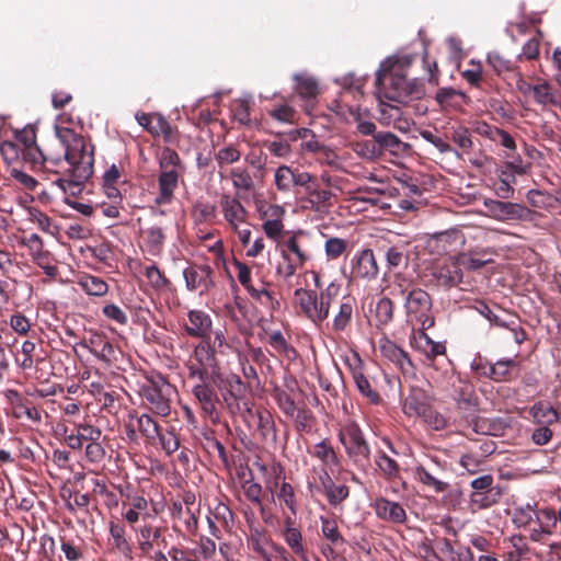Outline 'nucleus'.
<instances>
[{"label":"nucleus","mask_w":561,"mask_h":561,"mask_svg":"<svg viewBox=\"0 0 561 561\" xmlns=\"http://www.w3.org/2000/svg\"><path fill=\"white\" fill-rule=\"evenodd\" d=\"M48 162L59 168L62 176L53 185L64 194L76 196L93 174L94 146L92 142H47Z\"/></svg>","instance_id":"1"},{"label":"nucleus","mask_w":561,"mask_h":561,"mask_svg":"<svg viewBox=\"0 0 561 561\" xmlns=\"http://www.w3.org/2000/svg\"><path fill=\"white\" fill-rule=\"evenodd\" d=\"M411 58H388L380 64L376 72V96L382 105V99L398 103H408L410 100L421 99L425 91L423 83L413 79L409 81L405 69L410 66Z\"/></svg>","instance_id":"2"},{"label":"nucleus","mask_w":561,"mask_h":561,"mask_svg":"<svg viewBox=\"0 0 561 561\" xmlns=\"http://www.w3.org/2000/svg\"><path fill=\"white\" fill-rule=\"evenodd\" d=\"M363 94V84L360 82L345 84L339 99L332 101L331 110L346 119V115L348 114V116L357 123V130L364 136H369L375 133V124L373 122L362 121L359 105L351 104V101H359Z\"/></svg>","instance_id":"3"},{"label":"nucleus","mask_w":561,"mask_h":561,"mask_svg":"<svg viewBox=\"0 0 561 561\" xmlns=\"http://www.w3.org/2000/svg\"><path fill=\"white\" fill-rule=\"evenodd\" d=\"M404 310L408 322L419 324L423 330L434 327L433 299L426 290L420 287L409 290L405 296Z\"/></svg>","instance_id":"4"},{"label":"nucleus","mask_w":561,"mask_h":561,"mask_svg":"<svg viewBox=\"0 0 561 561\" xmlns=\"http://www.w3.org/2000/svg\"><path fill=\"white\" fill-rule=\"evenodd\" d=\"M0 153L8 165L21 162L36 167L48 162L47 147L41 148L37 142H1Z\"/></svg>","instance_id":"5"},{"label":"nucleus","mask_w":561,"mask_h":561,"mask_svg":"<svg viewBox=\"0 0 561 561\" xmlns=\"http://www.w3.org/2000/svg\"><path fill=\"white\" fill-rule=\"evenodd\" d=\"M171 385L162 377L157 380L149 379L141 387V396L150 404V409L161 416H168L171 412Z\"/></svg>","instance_id":"6"},{"label":"nucleus","mask_w":561,"mask_h":561,"mask_svg":"<svg viewBox=\"0 0 561 561\" xmlns=\"http://www.w3.org/2000/svg\"><path fill=\"white\" fill-rule=\"evenodd\" d=\"M135 118L139 126L153 138L161 137L163 140H173L179 137L176 128L161 113L137 112Z\"/></svg>","instance_id":"7"},{"label":"nucleus","mask_w":561,"mask_h":561,"mask_svg":"<svg viewBox=\"0 0 561 561\" xmlns=\"http://www.w3.org/2000/svg\"><path fill=\"white\" fill-rule=\"evenodd\" d=\"M432 276L438 286L447 289L460 285L463 279V271L457 255L437 262L433 266Z\"/></svg>","instance_id":"8"},{"label":"nucleus","mask_w":561,"mask_h":561,"mask_svg":"<svg viewBox=\"0 0 561 561\" xmlns=\"http://www.w3.org/2000/svg\"><path fill=\"white\" fill-rule=\"evenodd\" d=\"M293 80L294 92L301 100L304 111L310 115L318 103L319 83L313 77L305 73H295Z\"/></svg>","instance_id":"9"},{"label":"nucleus","mask_w":561,"mask_h":561,"mask_svg":"<svg viewBox=\"0 0 561 561\" xmlns=\"http://www.w3.org/2000/svg\"><path fill=\"white\" fill-rule=\"evenodd\" d=\"M340 440L351 457L356 458V460L358 458L368 459L370 450L357 425H348L344 431L340 432Z\"/></svg>","instance_id":"10"},{"label":"nucleus","mask_w":561,"mask_h":561,"mask_svg":"<svg viewBox=\"0 0 561 561\" xmlns=\"http://www.w3.org/2000/svg\"><path fill=\"white\" fill-rule=\"evenodd\" d=\"M484 206L489 216L500 221L522 219L529 213L526 207L519 204L495 199H485Z\"/></svg>","instance_id":"11"},{"label":"nucleus","mask_w":561,"mask_h":561,"mask_svg":"<svg viewBox=\"0 0 561 561\" xmlns=\"http://www.w3.org/2000/svg\"><path fill=\"white\" fill-rule=\"evenodd\" d=\"M433 397L423 388L412 387L403 400L402 411L409 417H420L432 405Z\"/></svg>","instance_id":"12"},{"label":"nucleus","mask_w":561,"mask_h":561,"mask_svg":"<svg viewBox=\"0 0 561 561\" xmlns=\"http://www.w3.org/2000/svg\"><path fill=\"white\" fill-rule=\"evenodd\" d=\"M520 146L524 156L518 153L516 158H513V160L507 162V167L518 174H525L528 172L534 162H540L543 153L533 144L520 142Z\"/></svg>","instance_id":"13"},{"label":"nucleus","mask_w":561,"mask_h":561,"mask_svg":"<svg viewBox=\"0 0 561 561\" xmlns=\"http://www.w3.org/2000/svg\"><path fill=\"white\" fill-rule=\"evenodd\" d=\"M412 345L416 351L421 352L428 362H433L437 356L445 355L446 353L445 344L433 341L422 327L414 333Z\"/></svg>","instance_id":"14"},{"label":"nucleus","mask_w":561,"mask_h":561,"mask_svg":"<svg viewBox=\"0 0 561 561\" xmlns=\"http://www.w3.org/2000/svg\"><path fill=\"white\" fill-rule=\"evenodd\" d=\"M412 345L416 351L421 352L428 362H433L437 356L445 355L446 353L445 344L433 341L422 327L414 333Z\"/></svg>","instance_id":"15"},{"label":"nucleus","mask_w":561,"mask_h":561,"mask_svg":"<svg viewBox=\"0 0 561 561\" xmlns=\"http://www.w3.org/2000/svg\"><path fill=\"white\" fill-rule=\"evenodd\" d=\"M412 345L416 351L421 352L428 362H433L437 356L445 355L446 353L445 344L433 341L422 327L414 333Z\"/></svg>","instance_id":"16"},{"label":"nucleus","mask_w":561,"mask_h":561,"mask_svg":"<svg viewBox=\"0 0 561 561\" xmlns=\"http://www.w3.org/2000/svg\"><path fill=\"white\" fill-rule=\"evenodd\" d=\"M236 267L238 270V280L240 284L249 291V294L261 301L262 304L273 305L274 298L271 293L265 288V285L262 284L260 287H254L251 283V271L244 263L236 262Z\"/></svg>","instance_id":"17"},{"label":"nucleus","mask_w":561,"mask_h":561,"mask_svg":"<svg viewBox=\"0 0 561 561\" xmlns=\"http://www.w3.org/2000/svg\"><path fill=\"white\" fill-rule=\"evenodd\" d=\"M211 270L209 266L195 265L190 266L183 271L185 278L186 288L188 290H201V293L207 290L211 285Z\"/></svg>","instance_id":"18"},{"label":"nucleus","mask_w":561,"mask_h":561,"mask_svg":"<svg viewBox=\"0 0 561 561\" xmlns=\"http://www.w3.org/2000/svg\"><path fill=\"white\" fill-rule=\"evenodd\" d=\"M380 352L383 357L396 364L403 374H413L414 366L408 353L389 340L380 343Z\"/></svg>","instance_id":"19"},{"label":"nucleus","mask_w":561,"mask_h":561,"mask_svg":"<svg viewBox=\"0 0 561 561\" xmlns=\"http://www.w3.org/2000/svg\"><path fill=\"white\" fill-rule=\"evenodd\" d=\"M102 436V432L99 427L91 424H77L75 433H71L65 437L67 445L75 450L81 449L84 443L91 440H99Z\"/></svg>","instance_id":"20"},{"label":"nucleus","mask_w":561,"mask_h":561,"mask_svg":"<svg viewBox=\"0 0 561 561\" xmlns=\"http://www.w3.org/2000/svg\"><path fill=\"white\" fill-rule=\"evenodd\" d=\"M185 331L190 336L208 340L211 331L210 317L201 310L190 311Z\"/></svg>","instance_id":"21"},{"label":"nucleus","mask_w":561,"mask_h":561,"mask_svg":"<svg viewBox=\"0 0 561 561\" xmlns=\"http://www.w3.org/2000/svg\"><path fill=\"white\" fill-rule=\"evenodd\" d=\"M220 206L225 219L233 230H237L240 224L245 222L247 210L237 198L224 194L220 198Z\"/></svg>","instance_id":"22"},{"label":"nucleus","mask_w":561,"mask_h":561,"mask_svg":"<svg viewBox=\"0 0 561 561\" xmlns=\"http://www.w3.org/2000/svg\"><path fill=\"white\" fill-rule=\"evenodd\" d=\"M379 268L373 250H363L353 265L352 273L359 278L373 279L378 275Z\"/></svg>","instance_id":"23"},{"label":"nucleus","mask_w":561,"mask_h":561,"mask_svg":"<svg viewBox=\"0 0 561 561\" xmlns=\"http://www.w3.org/2000/svg\"><path fill=\"white\" fill-rule=\"evenodd\" d=\"M83 346L88 347L91 354L96 356L106 365H111L114 360H116V351L113 344L102 335L91 336L89 342L83 344Z\"/></svg>","instance_id":"24"},{"label":"nucleus","mask_w":561,"mask_h":561,"mask_svg":"<svg viewBox=\"0 0 561 561\" xmlns=\"http://www.w3.org/2000/svg\"><path fill=\"white\" fill-rule=\"evenodd\" d=\"M154 518L151 514L146 513L142 515V525L139 527V534L141 539H151L154 545H162L165 547L168 545L165 538L167 527L162 525H156L153 523Z\"/></svg>","instance_id":"25"},{"label":"nucleus","mask_w":561,"mask_h":561,"mask_svg":"<svg viewBox=\"0 0 561 561\" xmlns=\"http://www.w3.org/2000/svg\"><path fill=\"white\" fill-rule=\"evenodd\" d=\"M376 514L393 523H403L407 519L404 508L397 502L380 497L375 502Z\"/></svg>","instance_id":"26"},{"label":"nucleus","mask_w":561,"mask_h":561,"mask_svg":"<svg viewBox=\"0 0 561 561\" xmlns=\"http://www.w3.org/2000/svg\"><path fill=\"white\" fill-rule=\"evenodd\" d=\"M517 83L519 90L523 91L524 93L531 92L537 103L542 105L557 103L556 95L552 92L551 87L546 81L531 85L519 79L517 80Z\"/></svg>","instance_id":"27"},{"label":"nucleus","mask_w":561,"mask_h":561,"mask_svg":"<svg viewBox=\"0 0 561 561\" xmlns=\"http://www.w3.org/2000/svg\"><path fill=\"white\" fill-rule=\"evenodd\" d=\"M193 393L201 403L203 411L211 419L217 417L216 403L218 398L215 390L206 383H199L194 387Z\"/></svg>","instance_id":"28"},{"label":"nucleus","mask_w":561,"mask_h":561,"mask_svg":"<svg viewBox=\"0 0 561 561\" xmlns=\"http://www.w3.org/2000/svg\"><path fill=\"white\" fill-rule=\"evenodd\" d=\"M455 399L458 408L462 410L474 409L479 401L474 386L465 380H459L458 385L455 386Z\"/></svg>","instance_id":"29"},{"label":"nucleus","mask_w":561,"mask_h":561,"mask_svg":"<svg viewBox=\"0 0 561 561\" xmlns=\"http://www.w3.org/2000/svg\"><path fill=\"white\" fill-rule=\"evenodd\" d=\"M440 107L460 108L469 103V98L460 90L453 88H440L435 96Z\"/></svg>","instance_id":"30"},{"label":"nucleus","mask_w":561,"mask_h":561,"mask_svg":"<svg viewBox=\"0 0 561 561\" xmlns=\"http://www.w3.org/2000/svg\"><path fill=\"white\" fill-rule=\"evenodd\" d=\"M257 421V431L262 440L271 446L276 444L277 435L275 423L272 415L267 411H256L254 414Z\"/></svg>","instance_id":"31"},{"label":"nucleus","mask_w":561,"mask_h":561,"mask_svg":"<svg viewBox=\"0 0 561 561\" xmlns=\"http://www.w3.org/2000/svg\"><path fill=\"white\" fill-rule=\"evenodd\" d=\"M284 208L278 205H270L264 211L263 215L265 217H274L273 219H268L263 224V230L268 238L276 239L282 233L284 225L280 220V217L284 215Z\"/></svg>","instance_id":"32"},{"label":"nucleus","mask_w":561,"mask_h":561,"mask_svg":"<svg viewBox=\"0 0 561 561\" xmlns=\"http://www.w3.org/2000/svg\"><path fill=\"white\" fill-rule=\"evenodd\" d=\"M401 142H351L353 150L366 160L378 159L385 149L398 146Z\"/></svg>","instance_id":"33"},{"label":"nucleus","mask_w":561,"mask_h":561,"mask_svg":"<svg viewBox=\"0 0 561 561\" xmlns=\"http://www.w3.org/2000/svg\"><path fill=\"white\" fill-rule=\"evenodd\" d=\"M284 245L288 251L296 255L298 266L301 267L310 259V252L307 247V237L305 233L299 232L294 234L284 242Z\"/></svg>","instance_id":"34"},{"label":"nucleus","mask_w":561,"mask_h":561,"mask_svg":"<svg viewBox=\"0 0 561 561\" xmlns=\"http://www.w3.org/2000/svg\"><path fill=\"white\" fill-rule=\"evenodd\" d=\"M178 185V173L174 169L164 171L159 176L160 195L157 197V203L169 202Z\"/></svg>","instance_id":"35"},{"label":"nucleus","mask_w":561,"mask_h":561,"mask_svg":"<svg viewBox=\"0 0 561 561\" xmlns=\"http://www.w3.org/2000/svg\"><path fill=\"white\" fill-rule=\"evenodd\" d=\"M267 113L272 119L284 124H294L297 118L296 110L284 98H282L280 103H274L267 110Z\"/></svg>","instance_id":"36"},{"label":"nucleus","mask_w":561,"mask_h":561,"mask_svg":"<svg viewBox=\"0 0 561 561\" xmlns=\"http://www.w3.org/2000/svg\"><path fill=\"white\" fill-rule=\"evenodd\" d=\"M460 265L467 271H478L485 265L492 263V259L485 257L484 252L468 251L457 254Z\"/></svg>","instance_id":"37"},{"label":"nucleus","mask_w":561,"mask_h":561,"mask_svg":"<svg viewBox=\"0 0 561 561\" xmlns=\"http://www.w3.org/2000/svg\"><path fill=\"white\" fill-rule=\"evenodd\" d=\"M78 285L90 296L101 297L106 295L108 290V285L105 280L89 274L82 275L78 280Z\"/></svg>","instance_id":"38"},{"label":"nucleus","mask_w":561,"mask_h":561,"mask_svg":"<svg viewBox=\"0 0 561 561\" xmlns=\"http://www.w3.org/2000/svg\"><path fill=\"white\" fill-rule=\"evenodd\" d=\"M110 534L113 538L115 549L127 559L133 560V549L125 537L124 526L121 524L111 523Z\"/></svg>","instance_id":"39"},{"label":"nucleus","mask_w":561,"mask_h":561,"mask_svg":"<svg viewBox=\"0 0 561 561\" xmlns=\"http://www.w3.org/2000/svg\"><path fill=\"white\" fill-rule=\"evenodd\" d=\"M473 308L486 318L491 323H494L500 327H507L508 323L503 319L502 314L505 313V310L500 308L497 305H488L486 302L479 300L476 301Z\"/></svg>","instance_id":"40"},{"label":"nucleus","mask_w":561,"mask_h":561,"mask_svg":"<svg viewBox=\"0 0 561 561\" xmlns=\"http://www.w3.org/2000/svg\"><path fill=\"white\" fill-rule=\"evenodd\" d=\"M488 64L500 76L504 73H514L516 77H518V80L522 79L516 66L497 51L488 54Z\"/></svg>","instance_id":"41"},{"label":"nucleus","mask_w":561,"mask_h":561,"mask_svg":"<svg viewBox=\"0 0 561 561\" xmlns=\"http://www.w3.org/2000/svg\"><path fill=\"white\" fill-rule=\"evenodd\" d=\"M130 419H136L138 431L149 440L154 442L160 436L158 423L148 414L136 416L130 414Z\"/></svg>","instance_id":"42"},{"label":"nucleus","mask_w":561,"mask_h":561,"mask_svg":"<svg viewBox=\"0 0 561 561\" xmlns=\"http://www.w3.org/2000/svg\"><path fill=\"white\" fill-rule=\"evenodd\" d=\"M501 495V490L488 492H472L470 494V505L473 507V510H484L496 504Z\"/></svg>","instance_id":"43"},{"label":"nucleus","mask_w":561,"mask_h":561,"mask_svg":"<svg viewBox=\"0 0 561 561\" xmlns=\"http://www.w3.org/2000/svg\"><path fill=\"white\" fill-rule=\"evenodd\" d=\"M353 309V299L346 298L341 302L339 312L333 319L332 328L334 331L340 332L346 329V327L351 323Z\"/></svg>","instance_id":"44"},{"label":"nucleus","mask_w":561,"mask_h":561,"mask_svg":"<svg viewBox=\"0 0 561 561\" xmlns=\"http://www.w3.org/2000/svg\"><path fill=\"white\" fill-rule=\"evenodd\" d=\"M294 295L296 305L299 306V308L307 318L317 317L316 309L311 308L314 299L317 298V294L314 291L298 288L295 290Z\"/></svg>","instance_id":"45"},{"label":"nucleus","mask_w":561,"mask_h":561,"mask_svg":"<svg viewBox=\"0 0 561 561\" xmlns=\"http://www.w3.org/2000/svg\"><path fill=\"white\" fill-rule=\"evenodd\" d=\"M416 476L419 480L432 488L435 492L442 493L445 492L448 488V483L445 481H442L438 477H436L428 468L425 466H419L415 469Z\"/></svg>","instance_id":"46"},{"label":"nucleus","mask_w":561,"mask_h":561,"mask_svg":"<svg viewBox=\"0 0 561 561\" xmlns=\"http://www.w3.org/2000/svg\"><path fill=\"white\" fill-rule=\"evenodd\" d=\"M268 343L274 348V351L286 357L288 360L296 359L297 353L295 348L286 342L285 337L279 331H275L268 335Z\"/></svg>","instance_id":"47"},{"label":"nucleus","mask_w":561,"mask_h":561,"mask_svg":"<svg viewBox=\"0 0 561 561\" xmlns=\"http://www.w3.org/2000/svg\"><path fill=\"white\" fill-rule=\"evenodd\" d=\"M535 421L540 425H549L558 420V413L548 403H537L531 408Z\"/></svg>","instance_id":"48"},{"label":"nucleus","mask_w":561,"mask_h":561,"mask_svg":"<svg viewBox=\"0 0 561 561\" xmlns=\"http://www.w3.org/2000/svg\"><path fill=\"white\" fill-rule=\"evenodd\" d=\"M251 101L247 99H237L231 102L230 111L232 118L241 125H250Z\"/></svg>","instance_id":"49"},{"label":"nucleus","mask_w":561,"mask_h":561,"mask_svg":"<svg viewBox=\"0 0 561 561\" xmlns=\"http://www.w3.org/2000/svg\"><path fill=\"white\" fill-rule=\"evenodd\" d=\"M357 390L364 396L369 402L374 404H378L381 401V397L379 393L371 387L370 381L364 375V373L355 374V378H353Z\"/></svg>","instance_id":"50"},{"label":"nucleus","mask_w":561,"mask_h":561,"mask_svg":"<svg viewBox=\"0 0 561 561\" xmlns=\"http://www.w3.org/2000/svg\"><path fill=\"white\" fill-rule=\"evenodd\" d=\"M516 366L514 359H501L492 364L490 379L502 382L511 378V368Z\"/></svg>","instance_id":"51"},{"label":"nucleus","mask_w":561,"mask_h":561,"mask_svg":"<svg viewBox=\"0 0 561 561\" xmlns=\"http://www.w3.org/2000/svg\"><path fill=\"white\" fill-rule=\"evenodd\" d=\"M321 531L333 546H341L344 543V538L339 531L337 524L334 519L321 517Z\"/></svg>","instance_id":"52"},{"label":"nucleus","mask_w":561,"mask_h":561,"mask_svg":"<svg viewBox=\"0 0 561 561\" xmlns=\"http://www.w3.org/2000/svg\"><path fill=\"white\" fill-rule=\"evenodd\" d=\"M273 398L275 399L277 407L287 416H294L295 412H297V407L295 404V401L287 391H285L280 388H275L273 391Z\"/></svg>","instance_id":"53"},{"label":"nucleus","mask_w":561,"mask_h":561,"mask_svg":"<svg viewBox=\"0 0 561 561\" xmlns=\"http://www.w3.org/2000/svg\"><path fill=\"white\" fill-rule=\"evenodd\" d=\"M394 305L388 297H382L376 305V318L378 323L386 325L393 319Z\"/></svg>","instance_id":"54"},{"label":"nucleus","mask_w":561,"mask_h":561,"mask_svg":"<svg viewBox=\"0 0 561 561\" xmlns=\"http://www.w3.org/2000/svg\"><path fill=\"white\" fill-rule=\"evenodd\" d=\"M196 360L204 367H213L215 365L214 350L210 347L209 342L203 340L194 351Z\"/></svg>","instance_id":"55"},{"label":"nucleus","mask_w":561,"mask_h":561,"mask_svg":"<svg viewBox=\"0 0 561 561\" xmlns=\"http://www.w3.org/2000/svg\"><path fill=\"white\" fill-rule=\"evenodd\" d=\"M536 518L545 530V535H551L559 524L557 512L550 508L540 510Z\"/></svg>","instance_id":"56"},{"label":"nucleus","mask_w":561,"mask_h":561,"mask_svg":"<svg viewBox=\"0 0 561 561\" xmlns=\"http://www.w3.org/2000/svg\"><path fill=\"white\" fill-rule=\"evenodd\" d=\"M312 455L320 459L325 466H334L337 463V457L334 449L325 440L314 445Z\"/></svg>","instance_id":"57"},{"label":"nucleus","mask_w":561,"mask_h":561,"mask_svg":"<svg viewBox=\"0 0 561 561\" xmlns=\"http://www.w3.org/2000/svg\"><path fill=\"white\" fill-rule=\"evenodd\" d=\"M341 286L336 283H330L325 289L319 294L320 312L327 311L329 314L331 305L336 300L340 294Z\"/></svg>","instance_id":"58"},{"label":"nucleus","mask_w":561,"mask_h":561,"mask_svg":"<svg viewBox=\"0 0 561 561\" xmlns=\"http://www.w3.org/2000/svg\"><path fill=\"white\" fill-rule=\"evenodd\" d=\"M386 261L389 267L407 265L408 255L403 245H392L386 251Z\"/></svg>","instance_id":"59"},{"label":"nucleus","mask_w":561,"mask_h":561,"mask_svg":"<svg viewBox=\"0 0 561 561\" xmlns=\"http://www.w3.org/2000/svg\"><path fill=\"white\" fill-rule=\"evenodd\" d=\"M284 539L295 553L299 554L301 558H305V548L301 543L302 536L297 528L285 527Z\"/></svg>","instance_id":"60"},{"label":"nucleus","mask_w":561,"mask_h":561,"mask_svg":"<svg viewBox=\"0 0 561 561\" xmlns=\"http://www.w3.org/2000/svg\"><path fill=\"white\" fill-rule=\"evenodd\" d=\"M376 463L380 471L389 479L396 478L399 476V466L394 459L386 455L385 453H379L376 459Z\"/></svg>","instance_id":"61"},{"label":"nucleus","mask_w":561,"mask_h":561,"mask_svg":"<svg viewBox=\"0 0 561 561\" xmlns=\"http://www.w3.org/2000/svg\"><path fill=\"white\" fill-rule=\"evenodd\" d=\"M294 171L286 165H280L275 172V185L279 191L287 192L293 186Z\"/></svg>","instance_id":"62"},{"label":"nucleus","mask_w":561,"mask_h":561,"mask_svg":"<svg viewBox=\"0 0 561 561\" xmlns=\"http://www.w3.org/2000/svg\"><path fill=\"white\" fill-rule=\"evenodd\" d=\"M347 248V241L342 238L331 237L324 243L325 254L329 259L335 260L340 257Z\"/></svg>","instance_id":"63"},{"label":"nucleus","mask_w":561,"mask_h":561,"mask_svg":"<svg viewBox=\"0 0 561 561\" xmlns=\"http://www.w3.org/2000/svg\"><path fill=\"white\" fill-rule=\"evenodd\" d=\"M233 186L238 190L250 191L253 187V181L250 174L240 168H234L230 171Z\"/></svg>","instance_id":"64"}]
</instances>
